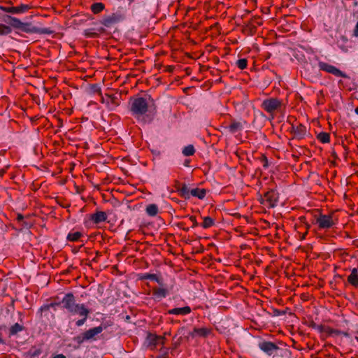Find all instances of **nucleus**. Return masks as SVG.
<instances>
[{"mask_svg":"<svg viewBox=\"0 0 358 358\" xmlns=\"http://www.w3.org/2000/svg\"><path fill=\"white\" fill-rule=\"evenodd\" d=\"M355 339L357 340V341L358 342V337H356Z\"/></svg>","mask_w":358,"mask_h":358,"instance_id":"60","label":"nucleus"},{"mask_svg":"<svg viewBox=\"0 0 358 358\" xmlns=\"http://www.w3.org/2000/svg\"><path fill=\"white\" fill-rule=\"evenodd\" d=\"M106 328L107 325L106 324L102 323L98 327L85 331L84 333L81 334V336L77 337V341L78 343H82L85 341L94 339L95 336L101 333Z\"/></svg>","mask_w":358,"mask_h":358,"instance_id":"6","label":"nucleus"},{"mask_svg":"<svg viewBox=\"0 0 358 358\" xmlns=\"http://www.w3.org/2000/svg\"><path fill=\"white\" fill-rule=\"evenodd\" d=\"M16 219H17V220L18 222H20V221H22V220H23L24 217H23V215H22V214L18 213V214H17V218H16Z\"/></svg>","mask_w":358,"mask_h":358,"instance_id":"50","label":"nucleus"},{"mask_svg":"<svg viewBox=\"0 0 358 358\" xmlns=\"http://www.w3.org/2000/svg\"><path fill=\"white\" fill-rule=\"evenodd\" d=\"M341 335L344 336L346 338H350V334L348 332L341 331Z\"/></svg>","mask_w":358,"mask_h":358,"instance_id":"53","label":"nucleus"},{"mask_svg":"<svg viewBox=\"0 0 358 358\" xmlns=\"http://www.w3.org/2000/svg\"><path fill=\"white\" fill-rule=\"evenodd\" d=\"M312 327L313 328H315V329H317L320 330V331H322V326L317 325L315 323H313Z\"/></svg>","mask_w":358,"mask_h":358,"instance_id":"49","label":"nucleus"},{"mask_svg":"<svg viewBox=\"0 0 358 358\" xmlns=\"http://www.w3.org/2000/svg\"><path fill=\"white\" fill-rule=\"evenodd\" d=\"M6 169H1L0 170V177L2 178L4 176V174L6 173Z\"/></svg>","mask_w":358,"mask_h":358,"instance_id":"52","label":"nucleus"},{"mask_svg":"<svg viewBox=\"0 0 358 358\" xmlns=\"http://www.w3.org/2000/svg\"><path fill=\"white\" fill-rule=\"evenodd\" d=\"M157 358H167L166 356L164 355H162Z\"/></svg>","mask_w":358,"mask_h":358,"instance_id":"54","label":"nucleus"},{"mask_svg":"<svg viewBox=\"0 0 358 358\" xmlns=\"http://www.w3.org/2000/svg\"><path fill=\"white\" fill-rule=\"evenodd\" d=\"M130 111L133 116L139 120L148 112V104L143 97H131L129 101Z\"/></svg>","mask_w":358,"mask_h":358,"instance_id":"3","label":"nucleus"},{"mask_svg":"<svg viewBox=\"0 0 358 358\" xmlns=\"http://www.w3.org/2000/svg\"><path fill=\"white\" fill-rule=\"evenodd\" d=\"M206 194V190L203 188H194L190 190V196H194L199 199H203Z\"/></svg>","mask_w":358,"mask_h":358,"instance_id":"23","label":"nucleus"},{"mask_svg":"<svg viewBox=\"0 0 358 358\" xmlns=\"http://www.w3.org/2000/svg\"><path fill=\"white\" fill-rule=\"evenodd\" d=\"M5 286H6V282L0 281V289L1 291H6V288Z\"/></svg>","mask_w":358,"mask_h":358,"instance_id":"47","label":"nucleus"},{"mask_svg":"<svg viewBox=\"0 0 358 358\" xmlns=\"http://www.w3.org/2000/svg\"><path fill=\"white\" fill-rule=\"evenodd\" d=\"M357 334H358V332H357Z\"/></svg>","mask_w":358,"mask_h":358,"instance_id":"61","label":"nucleus"},{"mask_svg":"<svg viewBox=\"0 0 358 358\" xmlns=\"http://www.w3.org/2000/svg\"><path fill=\"white\" fill-rule=\"evenodd\" d=\"M191 312V308L189 306H185L182 308H174L169 310V314L173 315H185Z\"/></svg>","mask_w":358,"mask_h":358,"instance_id":"21","label":"nucleus"},{"mask_svg":"<svg viewBox=\"0 0 358 358\" xmlns=\"http://www.w3.org/2000/svg\"><path fill=\"white\" fill-rule=\"evenodd\" d=\"M215 295L217 297H213L211 295L208 296L206 294L203 295V299H206L209 301V303L211 306H216L219 303V301H222L221 296H224V295L221 294L220 292H215Z\"/></svg>","mask_w":358,"mask_h":358,"instance_id":"20","label":"nucleus"},{"mask_svg":"<svg viewBox=\"0 0 358 358\" xmlns=\"http://www.w3.org/2000/svg\"><path fill=\"white\" fill-rule=\"evenodd\" d=\"M278 194L274 189H270L260 196L259 201L268 208H273L277 205Z\"/></svg>","mask_w":358,"mask_h":358,"instance_id":"7","label":"nucleus"},{"mask_svg":"<svg viewBox=\"0 0 358 358\" xmlns=\"http://www.w3.org/2000/svg\"><path fill=\"white\" fill-rule=\"evenodd\" d=\"M83 236V234L80 231H71L67 235L66 239L71 242L78 241Z\"/></svg>","mask_w":358,"mask_h":358,"instance_id":"26","label":"nucleus"},{"mask_svg":"<svg viewBox=\"0 0 358 358\" xmlns=\"http://www.w3.org/2000/svg\"><path fill=\"white\" fill-rule=\"evenodd\" d=\"M355 113L358 114V106L355 108Z\"/></svg>","mask_w":358,"mask_h":358,"instance_id":"56","label":"nucleus"},{"mask_svg":"<svg viewBox=\"0 0 358 358\" xmlns=\"http://www.w3.org/2000/svg\"><path fill=\"white\" fill-rule=\"evenodd\" d=\"M29 354L31 358L36 357L39 356L41 354V349H35V350H31L29 352Z\"/></svg>","mask_w":358,"mask_h":358,"instance_id":"36","label":"nucleus"},{"mask_svg":"<svg viewBox=\"0 0 358 358\" xmlns=\"http://www.w3.org/2000/svg\"><path fill=\"white\" fill-rule=\"evenodd\" d=\"M317 138L322 143H328L330 141V135L327 132H320L317 134Z\"/></svg>","mask_w":358,"mask_h":358,"instance_id":"30","label":"nucleus"},{"mask_svg":"<svg viewBox=\"0 0 358 358\" xmlns=\"http://www.w3.org/2000/svg\"><path fill=\"white\" fill-rule=\"evenodd\" d=\"M285 314V311L284 310H280L278 309H273L272 316L273 317H278Z\"/></svg>","mask_w":358,"mask_h":358,"instance_id":"40","label":"nucleus"},{"mask_svg":"<svg viewBox=\"0 0 358 358\" xmlns=\"http://www.w3.org/2000/svg\"><path fill=\"white\" fill-rule=\"evenodd\" d=\"M318 66L321 71L331 73L336 77L349 78V76L344 72L341 71L334 65L329 64L324 62H319Z\"/></svg>","mask_w":358,"mask_h":358,"instance_id":"8","label":"nucleus"},{"mask_svg":"<svg viewBox=\"0 0 358 358\" xmlns=\"http://www.w3.org/2000/svg\"><path fill=\"white\" fill-rule=\"evenodd\" d=\"M210 334V330L207 328H194L190 334L192 337L194 336H207Z\"/></svg>","mask_w":358,"mask_h":358,"instance_id":"22","label":"nucleus"},{"mask_svg":"<svg viewBox=\"0 0 358 358\" xmlns=\"http://www.w3.org/2000/svg\"><path fill=\"white\" fill-rule=\"evenodd\" d=\"M282 106V100L272 97L264 99L261 104V108L266 113L273 115L280 110Z\"/></svg>","mask_w":358,"mask_h":358,"instance_id":"5","label":"nucleus"},{"mask_svg":"<svg viewBox=\"0 0 358 358\" xmlns=\"http://www.w3.org/2000/svg\"><path fill=\"white\" fill-rule=\"evenodd\" d=\"M0 10L3 12L9 13L13 14V6L11 7H6L3 6H0Z\"/></svg>","mask_w":358,"mask_h":358,"instance_id":"39","label":"nucleus"},{"mask_svg":"<svg viewBox=\"0 0 358 358\" xmlns=\"http://www.w3.org/2000/svg\"><path fill=\"white\" fill-rule=\"evenodd\" d=\"M157 299L165 298L169 292H153Z\"/></svg>","mask_w":358,"mask_h":358,"instance_id":"42","label":"nucleus"},{"mask_svg":"<svg viewBox=\"0 0 358 358\" xmlns=\"http://www.w3.org/2000/svg\"><path fill=\"white\" fill-rule=\"evenodd\" d=\"M308 292H306V293L303 292V293L301 294V299H302L303 300H307V299H308V297H309V296H308Z\"/></svg>","mask_w":358,"mask_h":358,"instance_id":"48","label":"nucleus"},{"mask_svg":"<svg viewBox=\"0 0 358 358\" xmlns=\"http://www.w3.org/2000/svg\"><path fill=\"white\" fill-rule=\"evenodd\" d=\"M245 122V121L241 122L235 119H231L229 125L224 127V129L230 134H235L243 129V123Z\"/></svg>","mask_w":358,"mask_h":358,"instance_id":"13","label":"nucleus"},{"mask_svg":"<svg viewBox=\"0 0 358 358\" xmlns=\"http://www.w3.org/2000/svg\"><path fill=\"white\" fill-rule=\"evenodd\" d=\"M62 307L72 315H78L80 317H88L90 310L84 303H78L71 292H68L62 299Z\"/></svg>","mask_w":358,"mask_h":358,"instance_id":"2","label":"nucleus"},{"mask_svg":"<svg viewBox=\"0 0 358 358\" xmlns=\"http://www.w3.org/2000/svg\"><path fill=\"white\" fill-rule=\"evenodd\" d=\"M57 305V303H51L50 304L43 305L39 309L40 311L48 310L50 307H53L54 306Z\"/></svg>","mask_w":358,"mask_h":358,"instance_id":"43","label":"nucleus"},{"mask_svg":"<svg viewBox=\"0 0 358 358\" xmlns=\"http://www.w3.org/2000/svg\"><path fill=\"white\" fill-rule=\"evenodd\" d=\"M353 36L355 37H358V21L356 23V25L353 29Z\"/></svg>","mask_w":358,"mask_h":358,"instance_id":"46","label":"nucleus"},{"mask_svg":"<svg viewBox=\"0 0 358 358\" xmlns=\"http://www.w3.org/2000/svg\"><path fill=\"white\" fill-rule=\"evenodd\" d=\"M162 341V337H159L157 336L156 335L149 333L147 335L145 342L148 344V345L155 346Z\"/></svg>","mask_w":358,"mask_h":358,"instance_id":"19","label":"nucleus"},{"mask_svg":"<svg viewBox=\"0 0 358 358\" xmlns=\"http://www.w3.org/2000/svg\"><path fill=\"white\" fill-rule=\"evenodd\" d=\"M123 19L122 15L120 13H113L103 17L101 23L106 27H111L114 24L118 23Z\"/></svg>","mask_w":358,"mask_h":358,"instance_id":"12","label":"nucleus"},{"mask_svg":"<svg viewBox=\"0 0 358 358\" xmlns=\"http://www.w3.org/2000/svg\"><path fill=\"white\" fill-rule=\"evenodd\" d=\"M11 32V27L0 23V36L8 35Z\"/></svg>","mask_w":358,"mask_h":358,"instance_id":"32","label":"nucleus"},{"mask_svg":"<svg viewBox=\"0 0 358 358\" xmlns=\"http://www.w3.org/2000/svg\"><path fill=\"white\" fill-rule=\"evenodd\" d=\"M24 329V327L18 323H15L9 329L10 336H14L17 333L22 331Z\"/></svg>","mask_w":358,"mask_h":358,"instance_id":"28","label":"nucleus"},{"mask_svg":"<svg viewBox=\"0 0 358 358\" xmlns=\"http://www.w3.org/2000/svg\"><path fill=\"white\" fill-rule=\"evenodd\" d=\"M3 22H9L10 26L15 28L20 29L22 26L23 25V22L18 18L12 17L10 15H6L4 18L3 19Z\"/></svg>","mask_w":358,"mask_h":358,"instance_id":"15","label":"nucleus"},{"mask_svg":"<svg viewBox=\"0 0 358 358\" xmlns=\"http://www.w3.org/2000/svg\"><path fill=\"white\" fill-rule=\"evenodd\" d=\"M308 234V231H306L303 235V237L302 238H305V236H306V234Z\"/></svg>","mask_w":358,"mask_h":358,"instance_id":"55","label":"nucleus"},{"mask_svg":"<svg viewBox=\"0 0 358 358\" xmlns=\"http://www.w3.org/2000/svg\"><path fill=\"white\" fill-rule=\"evenodd\" d=\"M53 358H66L63 354H59L53 357Z\"/></svg>","mask_w":358,"mask_h":358,"instance_id":"51","label":"nucleus"},{"mask_svg":"<svg viewBox=\"0 0 358 358\" xmlns=\"http://www.w3.org/2000/svg\"><path fill=\"white\" fill-rule=\"evenodd\" d=\"M292 352L288 349L281 350V356L282 357H290Z\"/></svg>","mask_w":358,"mask_h":358,"instance_id":"44","label":"nucleus"},{"mask_svg":"<svg viewBox=\"0 0 358 358\" xmlns=\"http://www.w3.org/2000/svg\"><path fill=\"white\" fill-rule=\"evenodd\" d=\"M187 164H188V162H185V166H187Z\"/></svg>","mask_w":358,"mask_h":358,"instance_id":"58","label":"nucleus"},{"mask_svg":"<svg viewBox=\"0 0 358 358\" xmlns=\"http://www.w3.org/2000/svg\"><path fill=\"white\" fill-rule=\"evenodd\" d=\"M329 333L331 336H334L341 335V331H339L337 329H331Z\"/></svg>","mask_w":358,"mask_h":358,"instance_id":"45","label":"nucleus"},{"mask_svg":"<svg viewBox=\"0 0 358 358\" xmlns=\"http://www.w3.org/2000/svg\"><path fill=\"white\" fill-rule=\"evenodd\" d=\"M300 220L302 221L303 220H305V217H301Z\"/></svg>","mask_w":358,"mask_h":358,"instance_id":"57","label":"nucleus"},{"mask_svg":"<svg viewBox=\"0 0 358 358\" xmlns=\"http://www.w3.org/2000/svg\"><path fill=\"white\" fill-rule=\"evenodd\" d=\"M348 282L352 285L355 288L358 287V270L354 268L348 277Z\"/></svg>","mask_w":358,"mask_h":358,"instance_id":"18","label":"nucleus"},{"mask_svg":"<svg viewBox=\"0 0 358 358\" xmlns=\"http://www.w3.org/2000/svg\"><path fill=\"white\" fill-rule=\"evenodd\" d=\"M176 188L182 198H184L185 199H189L190 198V190L186 184H179L176 186Z\"/></svg>","mask_w":358,"mask_h":358,"instance_id":"16","label":"nucleus"},{"mask_svg":"<svg viewBox=\"0 0 358 358\" xmlns=\"http://www.w3.org/2000/svg\"><path fill=\"white\" fill-rule=\"evenodd\" d=\"M307 227V229H309L310 225H309V224H307V227Z\"/></svg>","mask_w":358,"mask_h":358,"instance_id":"59","label":"nucleus"},{"mask_svg":"<svg viewBox=\"0 0 358 358\" xmlns=\"http://www.w3.org/2000/svg\"><path fill=\"white\" fill-rule=\"evenodd\" d=\"M195 153L194 147L192 145L185 146L182 150V154L185 156H192Z\"/></svg>","mask_w":358,"mask_h":358,"instance_id":"33","label":"nucleus"},{"mask_svg":"<svg viewBox=\"0 0 358 358\" xmlns=\"http://www.w3.org/2000/svg\"><path fill=\"white\" fill-rule=\"evenodd\" d=\"M292 132L294 134V138L302 139L306 134V127L301 124L296 126L292 125Z\"/></svg>","mask_w":358,"mask_h":358,"instance_id":"14","label":"nucleus"},{"mask_svg":"<svg viewBox=\"0 0 358 358\" xmlns=\"http://www.w3.org/2000/svg\"><path fill=\"white\" fill-rule=\"evenodd\" d=\"M189 219L191 221V222L192 223V228H194L199 225L195 216H193V215L189 216Z\"/></svg>","mask_w":358,"mask_h":358,"instance_id":"41","label":"nucleus"},{"mask_svg":"<svg viewBox=\"0 0 358 358\" xmlns=\"http://www.w3.org/2000/svg\"><path fill=\"white\" fill-rule=\"evenodd\" d=\"M136 280L141 281L143 285H146L152 291H166V284L160 273H141L136 275Z\"/></svg>","mask_w":358,"mask_h":358,"instance_id":"1","label":"nucleus"},{"mask_svg":"<svg viewBox=\"0 0 358 358\" xmlns=\"http://www.w3.org/2000/svg\"><path fill=\"white\" fill-rule=\"evenodd\" d=\"M236 66L241 70L246 69L248 66V60L245 58L240 59L236 62Z\"/></svg>","mask_w":358,"mask_h":358,"instance_id":"34","label":"nucleus"},{"mask_svg":"<svg viewBox=\"0 0 358 358\" xmlns=\"http://www.w3.org/2000/svg\"><path fill=\"white\" fill-rule=\"evenodd\" d=\"M21 30L26 33H34L38 34H52L54 31L48 27L39 28L32 26L31 23L23 22Z\"/></svg>","mask_w":358,"mask_h":358,"instance_id":"10","label":"nucleus"},{"mask_svg":"<svg viewBox=\"0 0 358 358\" xmlns=\"http://www.w3.org/2000/svg\"><path fill=\"white\" fill-rule=\"evenodd\" d=\"M245 31L250 36H253L257 31V27L252 22H248L245 26Z\"/></svg>","mask_w":358,"mask_h":358,"instance_id":"27","label":"nucleus"},{"mask_svg":"<svg viewBox=\"0 0 358 358\" xmlns=\"http://www.w3.org/2000/svg\"><path fill=\"white\" fill-rule=\"evenodd\" d=\"M145 212L149 216L154 217L157 215L159 208L157 204L152 203L147 206Z\"/></svg>","mask_w":358,"mask_h":358,"instance_id":"25","label":"nucleus"},{"mask_svg":"<svg viewBox=\"0 0 358 358\" xmlns=\"http://www.w3.org/2000/svg\"><path fill=\"white\" fill-rule=\"evenodd\" d=\"M315 224L317 225L319 230H327L335 226L338 220L335 217L334 213L322 214L317 213L314 216Z\"/></svg>","mask_w":358,"mask_h":358,"instance_id":"4","label":"nucleus"},{"mask_svg":"<svg viewBox=\"0 0 358 358\" xmlns=\"http://www.w3.org/2000/svg\"><path fill=\"white\" fill-rule=\"evenodd\" d=\"M215 224L214 220L210 217H203V221L201 223V227L204 229H208L213 226Z\"/></svg>","mask_w":358,"mask_h":358,"instance_id":"31","label":"nucleus"},{"mask_svg":"<svg viewBox=\"0 0 358 358\" xmlns=\"http://www.w3.org/2000/svg\"><path fill=\"white\" fill-rule=\"evenodd\" d=\"M87 317H85V316L81 317L80 319L76 321V325L78 327H82L86 322Z\"/></svg>","mask_w":358,"mask_h":358,"instance_id":"38","label":"nucleus"},{"mask_svg":"<svg viewBox=\"0 0 358 358\" xmlns=\"http://www.w3.org/2000/svg\"><path fill=\"white\" fill-rule=\"evenodd\" d=\"M249 22H252L256 27L261 26L262 24V20L259 16L253 17Z\"/></svg>","mask_w":358,"mask_h":358,"instance_id":"35","label":"nucleus"},{"mask_svg":"<svg viewBox=\"0 0 358 358\" xmlns=\"http://www.w3.org/2000/svg\"><path fill=\"white\" fill-rule=\"evenodd\" d=\"M104 31L105 29L103 27H100L99 29L90 28L84 31V35L87 38H96Z\"/></svg>","mask_w":358,"mask_h":358,"instance_id":"17","label":"nucleus"},{"mask_svg":"<svg viewBox=\"0 0 358 358\" xmlns=\"http://www.w3.org/2000/svg\"><path fill=\"white\" fill-rule=\"evenodd\" d=\"M260 161L262 163V166L264 169H267L268 167V159L265 155H262L261 157Z\"/></svg>","mask_w":358,"mask_h":358,"instance_id":"37","label":"nucleus"},{"mask_svg":"<svg viewBox=\"0 0 358 358\" xmlns=\"http://www.w3.org/2000/svg\"><path fill=\"white\" fill-rule=\"evenodd\" d=\"M31 8L29 4H20L18 6H13V14L24 13Z\"/></svg>","mask_w":358,"mask_h":358,"instance_id":"24","label":"nucleus"},{"mask_svg":"<svg viewBox=\"0 0 358 358\" xmlns=\"http://www.w3.org/2000/svg\"><path fill=\"white\" fill-rule=\"evenodd\" d=\"M87 219L85 220V225L87 227L91 226V224H99L105 222L107 220V215L103 211H96L93 214L87 215Z\"/></svg>","mask_w":358,"mask_h":358,"instance_id":"9","label":"nucleus"},{"mask_svg":"<svg viewBox=\"0 0 358 358\" xmlns=\"http://www.w3.org/2000/svg\"><path fill=\"white\" fill-rule=\"evenodd\" d=\"M260 350L268 356H271L275 352L280 350L274 343L267 341H261L257 345Z\"/></svg>","mask_w":358,"mask_h":358,"instance_id":"11","label":"nucleus"},{"mask_svg":"<svg viewBox=\"0 0 358 358\" xmlns=\"http://www.w3.org/2000/svg\"><path fill=\"white\" fill-rule=\"evenodd\" d=\"M105 6L103 3H94L91 6V10L94 14H98L103 10Z\"/></svg>","mask_w":358,"mask_h":358,"instance_id":"29","label":"nucleus"}]
</instances>
